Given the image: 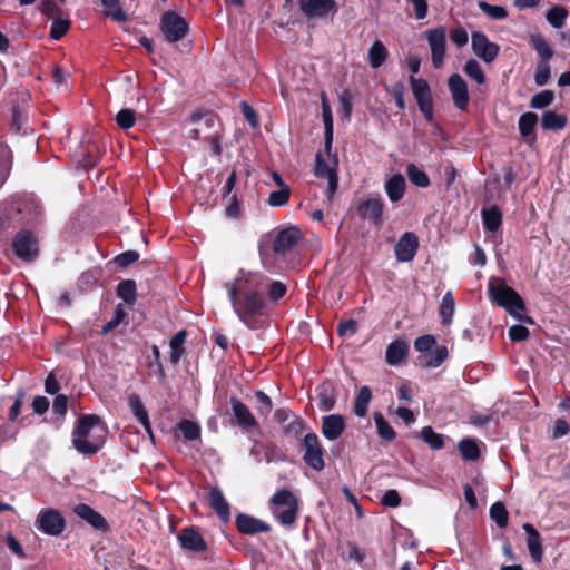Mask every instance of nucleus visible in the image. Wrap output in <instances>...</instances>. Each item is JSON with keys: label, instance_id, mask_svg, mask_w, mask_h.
Wrapping results in <instances>:
<instances>
[{"label": "nucleus", "instance_id": "39", "mask_svg": "<svg viewBox=\"0 0 570 570\" xmlns=\"http://www.w3.org/2000/svg\"><path fill=\"white\" fill-rule=\"evenodd\" d=\"M410 85L416 102L432 98L431 88L425 79L411 76Z\"/></svg>", "mask_w": 570, "mask_h": 570}, {"label": "nucleus", "instance_id": "16", "mask_svg": "<svg viewBox=\"0 0 570 570\" xmlns=\"http://www.w3.org/2000/svg\"><path fill=\"white\" fill-rule=\"evenodd\" d=\"M178 542L184 550L200 553L207 550V543L198 528L190 525L183 528L178 533Z\"/></svg>", "mask_w": 570, "mask_h": 570}, {"label": "nucleus", "instance_id": "58", "mask_svg": "<svg viewBox=\"0 0 570 570\" xmlns=\"http://www.w3.org/2000/svg\"><path fill=\"white\" fill-rule=\"evenodd\" d=\"M435 346H438L436 338L432 334H425V335L419 336L414 341V348L417 352L422 353L423 355L426 354L428 352H430Z\"/></svg>", "mask_w": 570, "mask_h": 570}, {"label": "nucleus", "instance_id": "7", "mask_svg": "<svg viewBox=\"0 0 570 570\" xmlns=\"http://www.w3.org/2000/svg\"><path fill=\"white\" fill-rule=\"evenodd\" d=\"M189 26L185 18L175 11H166L160 18V30L169 43L181 40L188 32Z\"/></svg>", "mask_w": 570, "mask_h": 570}, {"label": "nucleus", "instance_id": "33", "mask_svg": "<svg viewBox=\"0 0 570 570\" xmlns=\"http://www.w3.org/2000/svg\"><path fill=\"white\" fill-rule=\"evenodd\" d=\"M186 337H187L186 330H180L170 338V342H169V346H170L169 360H170V363L173 365L178 364L180 358L185 354V348H184L183 345H184V343L186 341Z\"/></svg>", "mask_w": 570, "mask_h": 570}, {"label": "nucleus", "instance_id": "11", "mask_svg": "<svg viewBox=\"0 0 570 570\" xmlns=\"http://www.w3.org/2000/svg\"><path fill=\"white\" fill-rule=\"evenodd\" d=\"M471 47L474 55L487 63L493 62L500 52V46L490 41L489 37L482 31L472 32Z\"/></svg>", "mask_w": 570, "mask_h": 570}, {"label": "nucleus", "instance_id": "36", "mask_svg": "<svg viewBox=\"0 0 570 570\" xmlns=\"http://www.w3.org/2000/svg\"><path fill=\"white\" fill-rule=\"evenodd\" d=\"M387 58V49L382 41L376 40L373 42L368 50V62L374 69L380 68L384 65Z\"/></svg>", "mask_w": 570, "mask_h": 570}, {"label": "nucleus", "instance_id": "28", "mask_svg": "<svg viewBox=\"0 0 570 570\" xmlns=\"http://www.w3.org/2000/svg\"><path fill=\"white\" fill-rule=\"evenodd\" d=\"M385 191L392 203L400 202L405 194L406 181L403 175L394 174L385 183Z\"/></svg>", "mask_w": 570, "mask_h": 570}, {"label": "nucleus", "instance_id": "14", "mask_svg": "<svg viewBox=\"0 0 570 570\" xmlns=\"http://www.w3.org/2000/svg\"><path fill=\"white\" fill-rule=\"evenodd\" d=\"M229 403L238 428L247 433L259 429L258 421L242 400L233 395L230 396Z\"/></svg>", "mask_w": 570, "mask_h": 570}, {"label": "nucleus", "instance_id": "23", "mask_svg": "<svg viewBox=\"0 0 570 570\" xmlns=\"http://www.w3.org/2000/svg\"><path fill=\"white\" fill-rule=\"evenodd\" d=\"M208 501L210 508L217 513L219 519L227 522L230 518V507L218 487L210 488L208 492Z\"/></svg>", "mask_w": 570, "mask_h": 570}, {"label": "nucleus", "instance_id": "18", "mask_svg": "<svg viewBox=\"0 0 570 570\" xmlns=\"http://www.w3.org/2000/svg\"><path fill=\"white\" fill-rule=\"evenodd\" d=\"M235 525L238 532L245 535L266 533L272 530V527L265 521L246 513H238L235 517Z\"/></svg>", "mask_w": 570, "mask_h": 570}, {"label": "nucleus", "instance_id": "53", "mask_svg": "<svg viewBox=\"0 0 570 570\" xmlns=\"http://www.w3.org/2000/svg\"><path fill=\"white\" fill-rule=\"evenodd\" d=\"M335 165L337 159L335 158ZM332 173H337L336 166L331 167L327 161L323 158L321 153L315 156V176L318 178H327Z\"/></svg>", "mask_w": 570, "mask_h": 570}, {"label": "nucleus", "instance_id": "19", "mask_svg": "<svg viewBox=\"0 0 570 570\" xmlns=\"http://www.w3.org/2000/svg\"><path fill=\"white\" fill-rule=\"evenodd\" d=\"M73 512L82 520H85L88 524H90L95 530L100 531L102 533L110 531V525L106 518L91 508L87 503H79L73 508Z\"/></svg>", "mask_w": 570, "mask_h": 570}, {"label": "nucleus", "instance_id": "31", "mask_svg": "<svg viewBox=\"0 0 570 570\" xmlns=\"http://www.w3.org/2000/svg\"><path fill=\"white\" fill-rule=\"evenodd\" d=\"M116 295L124 301L128 307H132L137 301V285L134 279H124L119 282L116 288Z\"/></svg>", "mask_w": 570, "mask_h": 570}, {"label": "nucleus", "instance_id": "17", "mask_svg": "<svg viewBox=\"0 0 570 570\" xmlns=\"http://www.w3.org/2000/svg\"><path fill=\"white\" fill-rule=\"evenodd\" d=\"M419 237L413 232L404 233L394 246V254L399 262H411L419 249Z\"/></svg>", "mask_w": 570, "mask_h": 570}, {"label": "nucleus", "instance_id": "52", "mask_svg": "<svg viewBox=\"0 0 570 570\" xmlns=\"http://www.w3.org/2000/svg\"><path fill=\"white\" fill-rule=\"evenodd\" d=\"M71 22L69 19L56 18L50 26V38L52 40H60L70 29Z\"/></svg>", "mask_w": 570, "mask_h": 570}, {"label": "nucleus", "instance_id": "26", "mask_svg": "<svg viewBox=\"0 0 570 570\" xmlns=\"http://www.w3.org/2000/svg\"><path fill=\"white\" fill-rule=\"evenodd\" d=\"M129 407L134 416L141 423L145 431L153 436V428L149 420V414L138 394H131L128 399Z\"/></svg>", "mask_w": 570, "mask_h": 570}, {"label": "nucleus", "instance_id": "38", "mask_svg": "<svg viewBox=\"0 0 570 570\" xmlns=\"http://www.w3.org/2000/svg\"><path fill=\"white\" fill-rule=\"evenodd\" d=\"M568 16V9L563 6L557 4L547 11L546 19L551 27L560 29L564 26Z\"/></svg>", "mask_w": 570, "mask_h": 570}, {"label": "nucleus", "instance_id": "61", "mask_svg": "<svg viewBox=\"0 0 570 570\" xmlns=\"http://www.w3.org/2000/svg\"><path fill=\"white\" fill-rule=\"evenodd\" d=\"M139 259V254L136 250H126L124 253L118 254L114 258V263L120 267L125 268L131 265L132 263L137 262Z\"/></svg>", "mask_w": 570, "mask_h": 570}, {"label": "nucleus", "instance_id": "6", "mask_svg": "<svg viewBox=\"0 0 570 570\" xmlns=\"http://www.w3.org/2000/svg\"><path fill=\"white\" fill-rule=\"evenodd\" d=\"M299 448L303 453V462L306 466L316 472H321L325 469V449L315 432H306L299 441Z\"/></svg>", "mask_w": 570, "mask_h": 570}, {"label": "nucleus", "instance_id": "34", "mask_svg": "<svg viewBox=\"0 0 570 570\" xmlns=\"http://www.w3.org/2000/svg\"><path fill=\"white\" fill-rule=\"evenodd\" d=\"M308 430L307 422L298 414L282 430L284 436L294 438L298 441L303 434Z\"/></svg>", "mask_w": 570, "mask_h": 570}, {"label": "nucleus", "instance_id": "1", "mask_svg": "<svg viewBox=\"0 0 570 570\" xmlns=\"http://www.w3.org/2000/svg\"><path fill=\"white\" fill-rule=\"evenodd\" d=\"M238 320L250 331L266 325L267 298L265 275L240 269L237 276L224 286Z\"/></svg>", "mask_w": 570, "mask_h": 570}, {"label": "nucleus", "instance_id": "54", "mask_svg": "<svg viewBox=\"0 0 570 570\" xmlns=\"http://www.w3.org/2000/svg\"><path fill=\"white\" fill-rule=\"evenodd\" d=\"M101 3L108 9V16L115 21L124 22L127 20V16L120 6V0H101Z\"/></svg>", "mask_w": 570, "mask_h": 570}, {"label": "nucleus", "instance_id": "12", "mask_svg": "<svg viewBox=\"0 0 570 570\" xmlns=\"http://www.w3.org/2000/svg\"><path fill=\"white\" fill-rule=\"evenodd\" d=\"M12 248L17 257L30 262L38 255V243L31 230H20L12 242Z\"/></svg>", "mask_w": 570, "mask_h": 570}, {"label": "nucleus", "instance_id": "51", "mask_svg": "<svg viewBox=\"0 0 570 570\" xmlns=\"http://www.w3.org/2000/svg\"><path fill=\"white\" fill-rule=\"evenodd\" d=\"M291 187L279 188L278 190H274L269 194L267 204L272 207H282L285 206L291 198Z\"/></svg>", "mask_w": 570, "mask_h": 570}, {"label": "nucleus", "instance_id": "43", "mask_svg": "<svg viewBox=\"0 0 570 570\" xmlns=\"http://www.w3.org/2000/svg\"><path fill=\"white\" fill-rule=\"evenodd\" d=\"M455 309V301L451 291L446 292L442 297L441 306H440V316L442 318V323L444 325H450L452 323V317Z\"/></svg>", "mask_w": 570, "mask_h": 570}, {"label": "nucleus", "instance_id": "5", "mask_svg": "<svg viewBox=\"0 0 570 570\" xmlns=\"http://www.w3.org/2000/svg\"><path fill=\"white\" fill-rule=\"evenodd\" d=\"M272 514L282 525L295 523L298 514V500L288 489H282L271 498Z\"/></svg>", "mask_w": 570, "mask_h": 570}, {"label": "nucleus", "instance_id": "59", "mask_svg": "<svg viewBox=\"0 0 570 570\" xmlns=\"http://www.w3.org/2000/svg\"><path fill=\"white\" fill-rule=\"evenodd\" d=\"M151 355H153V361H150L148 363V367L155 366L156 375H157L159 382H164L165 377H166V372H165L164 365L160 360L159 347L156 344L151 345Z\"/></svg>", "mask_w": 570, "mask_h": 570}, {"label": "nucleus", "instance_id": "37", "mask_svg": "<svg viewBox=\"0 0 570 570\" xmlns=\"http://www.w3.org/2000/svg\"><path fill=\"white\" fill-rule=\"evenodd\" d=\"M377 435L386 442H392L396 439V432L391 424L385 420L382 413L375 412L373 415Z\"/></svg>", "mask_w": 570, "mask_h": 570}, {"label": "nucleus", "instance_id": "41", "mask_svg": "<svg viewBox=\"0 0 570 570\" xmlns=\"http://www.w3.org/2000/svg\"><path fill=\"white\" fill-rule=\"evenodd\" d=\"M458 449L462 458L466 461H475L480 458V449L475 440L465 438L458 444Z\"/></svg>", "mask_w": 570, "mask_h": 570}, {"label": "nucleus", "instance_id": "40", "mask_svg": "<svg viewBox=\"0 0 570 570\" xmlns=\"http://www.w3.org/2000/svg\"><path fill=\"white\" fill-rule=\"evenodd\" d=\"M530 42L539 55L540 61H549L553 57V49L541 35H531Z\"/></svg>", "mask_w": 570, "mask_h": 570}, {"label": "nucleus", "instance_id": "44", "mask_svg": "<svg viewBox=\"0 0 570 570\" xmlns=\"http://www.w3.org/2000/svg\"><path fill=\"white\" fill-rule=\"evenodd\" d=\"M265 297L277 302L283 298L287 292V286L279 281H271L267 276H265Z\"/></svg>", "mask_w": 570, "mask_h": 570}, {"label": "nucleus", "instance_id": "55", "mask_svg": "<svg viewBox=\"0 0 570 570\" xmlns=\"http://www.w3.org/2000/svg\"><path fill=\"white\" fill-rule=\"evenodd\" d=\"M116 122L121 129H130L136 122V114L132 109L125 108L116 115Z\"/></svg>", "mask_w": 570, "mask_h": 570}, {"label": "nucleus", "instance_id": "29", "mask_svg": "<svg viewBox=\"0 0 570 570\" xmlns=\"http://www.w3.org/2000/svg\"><path fill=\"white\" fill-rule=\"evenodd\" d=\"M449 351L445 345H439L419 357L422 367H439L448 358Z\"/></svg>", "mask_w": 570, "mask_h": 570}, {"label": "nucleus", "instance_id": "49", "mask_svg": "<svg viewBox=\"0 0 570 570\" xmlns=\"http://www.w3.org/2000/svg\"><path fill=\"white\" fill-rule=\"evenodd\" d=\"M554 92L550 89L542 90L530 99V107L533 109H544L554 101Z\"/></svg>", "mask_w": 570, "mask_h": 570}, {"label": "nucleus", "instance_id": "32", "mask_svg": "<svg viewBox=\"0 0 570 570\" xmlns=\"http://www.w3.org/2000/svg\"><path fill=\"white\" fill-rule=\"evenodd\" d=\"M372 390L364 385L362 386L356 396H355V400H354V414L357 416V417H365L367 415V412H368V405L372 401Z\"/></svg>", "mask_w": 570, "mask_h": 570}, {"label": "nucleus", "instance_id": "45", "mask_svg": "<svg viewBox=\"0 0 570 570\" xmlns=\"http://www.w3.org/2000/svg\"><path fill=\"white\" fill-rule=\"evenodd\" d=\"M490 518L501 529L508 525L509 512L503 502L497 501L490 507Z\"/></svg>", "mask_w": 570, "mask_h": 570}, {"label": "nucleus", "instance_id": "10", "mask_svg": "<svg viewBox=\"0 0 570 570\" xmlns=\"http://www.w3.org/2000/svg\"><path fill=\"white\" fill-rule=\"evenodd\" d=\"M384 200L381 196H376L361 202L356 212L361 219L368 220L377 230H380L384 225Z\"/></svg>", "mask_w": 570, "mask_h": 570}, {"label": "nucleus", "instance_id": "30", "mask_svg": "<svg viewBox=\"0 0 570 570\" xmlns=\"http://www.w3.org/2000/svg\"><path fill=\"white\" fill-rule=\"evenodd\" d=\"M567 124L568 117L564 114L548 110L541 116V127L543 130H562L566 128Z\"/></svg>", "mask_w": 570, "mask_h": 570}, {"label": "nucleus", "instance_id": "2", "mask_svg": "<svg viewBox=\"0 0 570 570\" xmlns=\"http://www.w3.org/2000/svg\"><path fill=\"white\" fill-rule=\"evenodd\" d=\"M96 426H100L104 433L107 432L105 424L97 414H83L76 422L72 431V445L79 453L92 456L102 448V436L95 438L92 441L88 440L91 430Z\"/></svg>", "mask_w": 570, "mask_h": 570}, {"label": "nucleus", "instance_id": "15", "mask_svg": "<svg viewBox=\"0 0 570 570\" xmlns=\"http://www.w3.org/2000/svg\"><path fill=\"white\" fill-rule=\"evenodd\" d=\"M448 88L451 94L453 105L459 110L465 111L470 101L466 81L461 75L452 73L448 79Z\"/></svg>", "mask_w": 570, "mask_h": 570}, {"label": "nucleus", "instance_id": "25", "mask_svg": "<svg viewBox=\"0 0 570 570\" xmlns=\"http://www.w3.org/2000/svg\"><path fill=\"white\" fill-rule=\"evenodd\" d=\"M483 228L487 233H495L502 225V212L498 205H491L481 209Z\"/></svg>", "mask_w": 570, "mask_h": 570}, {"label": "nucleus", "instance_id": "22", "mask_svg": "<svg viewBox=\"0 0 570 570\" xmlns=\"http://www.w3.org/2000/svg\"><path fill=\"white\" fill-rule=\"evenodd\" d=\"M410 352V345L404 340H394L385 351V361L389 365L397 366L406 360Z\"/></svg>", "mask_w": 570, "mask_h": 570}, {"label": "nucleus", "instance_id": "50", "mask_svg": "<svg viewBox=\"0 0 570 570\" xmlns=\"http://www.w3.org/2000/svg\"><path fill=\"white\" fill-rule=\"evenodd\" d=\"M12 167V155L0 146V188L7 181Z\"/></svg>", "mask_w": 570, "mask_h": 570}, {"label": "nucleus", "instance_id": "63", "mask_svg": "<svg viewBox=\"0 0 570 570\" xmlns=\"http://www.w3.org/2000/svg\"><path fill=\"white\" fill-rule=\"evenodd\" d=\"M450 39L456 47L461 48L468 43L469 35L463 27L458 26L450 30Z\"/></svg>", "mask_w": 570, "mask_h": 570}, {"label": "nucleus", "instance_id": "48", "mask_svg": "<svg viewBox=\"0 0 570 570\" xmlns=\"http://www.w3.org/2000/svg\"><path fill=\"white\" fill-rule=\"evenodd\" d=\"M478 6L491 19L503 20L508 17V10L502 6L491 4L484 0L479 1Z\"/></svg>", "mask_w": 570, "mask_h": 570}, {"label": "nucleus", "instance_id": "4", "mask_svg": "<svg viewBox=\"0 0 570 570\" xmlns=\"http://www.w3.org/2000/svg\"><path fill=\"white\" fill-rule=\"evenodd\" d=\"M488 293L493 303L503 307L511 315L525 311V303L519 293L501 278L489 282Z\"/></svg>", "mask_w": 570, "mask_h": 570}, {"label": "nucleus", "instance_id": "35", "mask_svg": "<svg viewBox=\"0 0 570 570\" xmlns=\"http://www.w3.org/2000/svg\"><path fill=\"white\" fill-rule=\"evenodd\" d=\"M420 438L433 451H439L444 448V435L436 433L430 425L422 428V430L420 431Z\"/></svg>", "mask_w": 570, "mask_h": 570}, {"label": "nucleus", "instance_id": "64", "mask_svg": "<svg viewBox=\"0 0 570 570\" xmlns=\"http://www.w3.org/2000/svg\"><path fill=\"white\" fill-rule=\"evenodd\" d=\"M508 335L512 342H522L530 336V331L524 325L515 324L509 328Z\"/></svg>", "mask_w": 570, "mask_h": 570}, {"label": "nucleus", "instance_id": "9", "mask_svg": "<svg viewBox=\"0 0 570 570\" xmlns=\"http://www.w3.org/2000/svg\"><path fill=\"white\" fill-rule=\"evenodd\" d=\"M36 527L47 535L58 537L66 529V520L62 513L56 509H42L36 519Z\"/></svg>", "mask_w": 570, "mask_h": 570}, {"label": "nucleus", "instance_id": "3", "mask_svg": "<svg viewBox=\"0 0 570 570\" xmlns=\"http://www.w3.org/2000/svg\"><path fill=\"white\" fill-rule=\"evenodd\" d=\"M302 239L303 233L297 226H288L279 230L273 240L275 259L283 262L286 268H297L301 257L296 252V247Z\"/></svg>", "mask_w": 570, "mask_h": 570}, {"label": "nucleus", "instance_id": "60", "mask_svg": "<svg viewBox=\"0 0 570 570\" xmlns=\"http://www.w3.org/2000/svg\"><path fill=\"white\" fill-rule=\"evenodd\" d=\"M389 94L394 99V102L397 107V109L403 110L405 109V100H404V94H405V86L402 81H399L391 86V88L387 89Z\"/></svg>", "mask_w": 570, "mask_h": 570}, {"label": "nucleus", "instance_id": "8", "mask_svg": "<svg viewBox=\"0 0 570 570\" xmlns=\"http://www.w3.org/2000/svg\"><path fill=\"white\" fill-rule=\"evenodd\" d=\"M299 10L307 20L333 19L338 12V3L335 0H299Z\"/></svg>", "mask_w": 570, "mask_h": 570}, {"label": "nucleus", "instance_id": "24", "mask_svg": "<svg viewBox=\"0 0 570 570\" xmlns=\"http://www.w3.org/2000/svg\"><path fill=\"white\" fill-rule=\"evenodd\" d=\"M538 120H539L538 115L532 111H527L519 117L518 129H519L521 137L524 140H527L529 142L537 140L535 127H537Z\"/></svg>", "mask_w": 570, "mask_h": 570}, {"label": "nucleus", "instance_id": "20", "mask_svg": "<svg viewBox=\"0 0 570 570\" xmlns=\"http://www.w3.org/2000/svg\"><path fill=\"white\" fill-rule=\"evenodd\" d=\"M345 419L341 414H330L322 417L321 432L328 441L337 440L345 431Z\"/></svg>", "mask_w": 570, "mask_h": 570}, {"label": "nucleus", "instance_id": "27", "mask_svg": "<svg viewBox=\"0 0 570 570\" xmlns=\"http://www.w3.org/2000/svg\"><path fill=\"white\" fill-rule=\"evenodd\" d=\"M191 122L197 126L190 131V138L200 139L205 128H213L215 125V115L210 111H195L190 116Z\"/></svg>", "mask_w": 570, "mask_h": 570}, {"label": "nucleus", "instance_id": "46", "mask_svg": "<svg viewBox=\"0 0 570 570\" xmlns=\"http://www.w3.org/2000/svg\"><path fill=\"white\" fill-rule=\"evenodd\" d=\"M464 73L473 79L478 85H483L487 80L480 62L475 59H469L463 67Z\"/></svg>", "mask_w": 570, "mask_h": 570}, {"label": "nucleus", "instance_id": "13", "mask_svg": "<svg viewBox=\"0 0 570 570\" xmlns=\"http://www.w3.org/2000/svg\"><path fill=\"white\" fill-rule=\"evenodd\" d=\"M426 39L431 49L432 63L435 68H441L446 52L445 28L440 26L428 30Z\"/></svg>", "mask_w": 570, "mask_h": 570}, {"label": "nucleus", "instance_id": "57", "mask_svg": "<svg viewBox=\"0 0 570 570\" xmlns=\"http://www.w3.org/2000/svg\"><path fill=\"white\" fill-rule=\"evenodd\" d=\"M255 397L257 401L256 409L258 413L263 416H267L273 410L272 399L261 390L255 392Z\"/></svg>", "mask_w": 570, "mask_h": 570}, {"label": "nucleus", "instance_id": "62", "mask_svg": "<svg viewBox=\"0 0 570 570\" xmlns=\"http://www.w3.org/2000/svg\"><path fill=\"white\" fill-rule=\"evenodd\" d=\"M297 414L288 407H279L274 412V421L282 426H286Z\"/></svg>", "mask_w": 570, "mask_h": 570}, {"label": "nucleus", "instance_id": "47", "mask_svg": "<svg viewBox=\"0 0 570 570\" xmlns=\"http://www.w3.org/2000/svg\"><path fill=\"white\" fill-rule=\"evenodd\" d=\"M178 430L186 441H194L200 438V426L194 421L183 419L178 423Z\"/></svg>", "mask_w": 570, "mask_h": 570}, {"label": "nucleus", "instance_id": "42", "mask_svg": "<svg viewBox=\"0 0 570 570\" xmlns=\"http://www.w3.org/2000/svg\"><path fill=\"white\" fill-rule=\"evenodd\" d=\"M406 174L410 181L420 188H428L431 185L428 174L415 164H409L406 166Z\"/></svg>", "mask_w": 570, "mask_h": 570}, {"label": "nucleus", "instance_id": "21", "mask_svg": "<svg viewBox=\"0 0 570 570\" xmlns=\"http://www.w3.org/2000/svg\"><path fill=\"white\" fill-rule=\"evenodd\" d=\"M522 529L527 533V547L532 560L537 563L541 562L543 558L541 534L531 523H524Z\"/></svg>", "mask_w": 570, "mask_h": 570}, {"label": "nucleus", "instance_id": "56", "mask_svg": "<svg viewBox=\"0 0 570 570\" xmlns=\"http://www.w3.org/2000/svg\"><path fill=\"white\" fill-rule=\"evenodd\" d=\"M551 77V68L549 61H539L534 72V82L537 86H544Z\"/></svg>", "mask_w": 570, "mask_h": 570}]
</instances>
